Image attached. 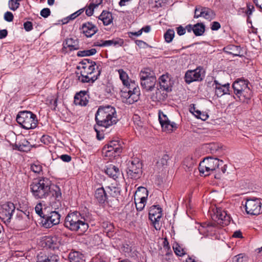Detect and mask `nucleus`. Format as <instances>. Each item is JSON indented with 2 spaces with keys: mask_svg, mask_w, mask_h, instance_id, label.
<instances>
[{
  "mask_svg": "<svg viewBox=\"0 0 262 262\" xmlns=\"http://www.w3.org/2000/svg\"><path fill=\"white\" fill-rule=\"evenodd\" d=\"M221 28L220 24L217 21H213L211 25V29L213 31L218 30Z\"/></svg>",
  "mask_w": 262,
  "mask_h": 262,
  "instance_id": "obj_59",
  "label": "nucleus"
},
{
  "mask_svg": "<svg viewBox=\"0 0 262 262\" xmlns=\"http://www.w3.org/2000/svg\"><path fill=\"white\" fill-rule=\"evenodd\" d=\"M18 1L19 0H10L9 1V7L11 10L15 11L18 8L19 6V3H18Z\"/></svg>",
  "mask_w": 262,
  "mask_h": 262,
  "instance_id": "obj_49",
  "label": "nucleus"
},
{
  "mask_svg": "<svg viewBox=\"0 0 262 262\" xmlns=\"http://www.w3.org/2000/svg\"><path fill=\"white\" fill-rule=\"evenodd\" d=\"M174 251L177 255L182 256L185 254V251L184 249L178 244L173 247Z\"/></svg>",
  "mask_w": 262,
  "mask_h": 262,
  "instance_id": "obj_46",
  "label": "nucleus"
},
{
  "mask_svg": "<svg viewBox=\"0 0 262 262\" xmlns=\"http://www.w3.org/2000/svg\"><path fill=\"white\" fill-rule=\"evenodd\" d=\"M162 130L167 133L172 132L173 129H176L177 128V124L173 122H168L165 124H162L161 125Z\"/></svg>",
  "mask_w": 262,
  "mask_h": 262,
  "instance_id": "obj_32",
  "label": "nucleus"
},
{
  "mask_svg": "<svg viewBox=\"0 0 262 262\" xmlns=\"http://www.w3.org/2000/svg\"><path fill=\"white\" fill-rule=\"evenodd\" d=\"M165 91H163L160 88L157 89L155 93L151 96V99L153 101L160 102L164 101L167 97V95Z\"/></svg>",
  "mask_w": 262,
  "mask_h": 262,
  "instance_id": "obj_24",
  "label": "nucleus"
},
{
  "mask_svg": "<svg viewBox=\"0 0 262 262\" xmlns=\"http://www.w3.org/2000/svg\"><path fill=\"white\" fill-rule=\"evenodd\" d=\"M95 197L99 204H104L108 199V195L103 187L99 188L95 192Z\"/></svg>",
  "mask_w": 262,
  "mask_h": 262,
  "instance_id": "obj_23",
  "label": "nucleus"
},
{
  "mask_svg": "<svg viewBox=\"0 0 262 262\" xmlns=\"http://www.w3.org/2000/svg\"><path fill=\"white\" fill-rule=\"evenodd\" d=\"M128 178L138 180L142 174V164L139 159H134L129 161L126 170Z\"/></svg>",
  "mask_w": 262,
  "mask_h": 262,
  "instance_id": "obj_8",
  "label": "nucleus"
},
{
  "mask_svg": "<svg viewBox=\"0 0 262 262\" xmlns=\"http://www.w3.org/2000/svg\"><path fill=\"white\" fill-rule=\"evenodd\" d=\"M105 157H107L109 158H115L117 156H119L120 153H118L116 152V150H114L112 151H106L105 153L104 154Z\"/></svg>",
  "mask_w": 262,
  "mask_h": 262,
  "instance_id": "obj_54",
  "label": "nucleus"
},
{
  "mask_svg": "<svg viewBox=\"0 0 262 262\" xmlns=\"http://www.w3.org/2000/svg\"><path fill=\"white\" fill-rule=\"evenodd\" d=\"M130 86L121 91V97L123 101L128 104H133L138 101L140 95V91L139 88L134 87L133 91L130 90Z\"/></svg>",
  "mask_w": 262,
  "mask_h": 262,
  "instance_id": "obj_10",
  "label": "nucleus"
},
{
  "mask_svg": "<svg viewBox=\"0 0 262 262\" xmlns=\"http://www.w3.org/2000/svg\"><path fill=\"white\" fill-rule=\"evenodd\" d=\"M83 11V9H81L77 12H75L74 13L70 15L67 19H69L71 20L75 19L76 17H77L78 15H79Z\"/></svg>",
  "mask_w": 262,
  "mask_h": 262,
  "instance_id": "obj_58",
  "label": "nucleus"
},
{
  "mask_svg": "<svg viewBox=\"0 0 262 262\" xmlns=\"http://www.w3.org/2000/svg\"><path fill=\"white\" fill-rule=\"evenodd\" d=\"M95 120L98 126L107 128L118 121L115 107L111 105L100 106L95 114Z\"/></svg>",
  "mask_w": 262,
  "mask_h": 262,
  "instance_id": "obj_2",
  "label": "nucleus"
},
{
  "mask_svg": "<svg viewBox=\"0 0 262 262\" xmlns=\"http://www.w3.org/2000/svg\"><path fill=\"white\" fill-rule=\"evenodd\" d=\"M159 86L163 91L168 92L171 91L170 78L167 75H163L159 78Z\"/></svg>",
  "mask_w": 262,
  "mask_h": 262,
  "instance_id": "obj_21",
  "label": "nucleus"
},
{
  "mask_svg": "<svg viewBox=\"0 0 262 262\" xmlns=\"http://www.w3.org/2000/svg\"><path fill=\"white\" fill-rule=\"evenodd\" d=\"M124 43L123 39L116 38L112 40H104L103 45L105 47L113 46L114 47H121Z\"/></svg>",
  "mask_w": 262,
  "mask_h": 262,
  "instance_id": "obj_30",
  "label": "nucleus"
},
{
  "mask_svg": "<svg viewBox=\"0 0 262 262\" xmlns=\"http://www.w3.org/2000/svg\"><path fill=\"white\" fill-rule=\"evenodd\" d=\"M63 46L64 48H68L71 51L77 50L79 48L78 40L72 38L66 39V41L63 43Z\"/></svg>",
  "mask_w": 262,
  "mask_h": 262,
  "instance_id": "obj_25",
  "label": "nucleus"
},
{
  "mask_svg": "<svg viewBox=\"0 0 262 262\" xmlns=\"http://www.w3.org/2000/svg\"><path fill=\"white\" fill-rule=\"evenodd\" d=\"M232 262H247V257L244 254L241 253L232 258Z\"/></svg>",
  "mask_w": 262,
  "mask_h": 262,
  "instance_id": "obj_42",
  "label": "nucleus"
},
{
  "mask_svg": "<svg viewBox=\"0 0 262 262\" xmlns=\"http://www.w3.org/2000/svg\"><path fill=\"white\" fill-rule=\"evenodd\" d=\"M118 73L119 74V77L124 85L127 87L128 86H130L129 81L128 80V77L127 74L125 72L123 71L122 69H119L118 70Z\"/></svg>",
  "mask_w": 262,
  "mask_h": 262,
  "instance_id": "obj_36",
  "label": "nucleus"
},
{
  "mask_svg": "<svg viewBox=\"0 0 262 262\" xmlns=\"http://www.w3.org/2000/svg\"><path fill=\"white\" fill-rule=\"evenodd\" d=\"M197 12H199V14H197L195 16L197 18L200 17L211 20L215 18V14L211 9L199 6L196 9Z\"/></svg>",
  "mask_w": 262,
  "mask_h": 262,
  "instance_id": "obj_16",
  "label": "nucleus"
},
{
  "mask_svg": "<svg viewBox=\"0 0 262 262\" xmlns=\"http://www.w3.org/2000/svg\"><path fill=\"white\" fill-rule=\"evenodd\" d=\"M168 160L169 156L167 155H164L162 158L157 162V164L159 166H163L164 165H166Z\"/></svg>",
  "mask_w": 262,
  "mask_h": 262,
  "instance_id": "obj_51",
  "label": "nucleus"
},
{
  "mask_svg": "<svg viewBox=\"0 0 262 262\" xmlns=\"http://www.w3.org/2000/svg\"><path fill=\"white\" fill-rule=\"evenodd\" d=\"M64 226L72 231L80 233L85 232L89 228L84 217L78 211L68 213L65 218Z\"/></svg>",
  "mask_w": 262,
  "mask_h": 262,
  "instance_id": "obj_3",
  "label": "nucleus"
},
{
  "mask_svg": "<svg viewBox=\"0 0 262 262\" xmlns=\"http://www.w3.org/2000/svg\"><path fill=\"white\" fill-rule=\"evenodd\" d=\"M68 258L70 262H84L85 261L83 254L78 251L71 252Z\"/></svg>",
  "mask_w": 262,
  "mask_h": 262,
  "instance_id": "obj_27",
  "label": "nucleus"
},
{
  "mask_svg": "<svg viewBox=\"0 0 262 262\" xmlns=\"http://www.w3.org/2000/svg\"><path fill=\"white\" fill-rule=\"evenodd\" d=\"M60 159L65 162H69L72 159L71 157L68 155H62L60 156Z\"/></svg>",
  "mask_w": 262,
  "mask_h": 262,
  "instance_id": "obj_60",
  "label": "nucleus"
},
{
  "mask_svg": "<svg viewBox=\"0 0 262 262\" xmlns=\"http://www.w3.org/2000/svg\"><path fill=\"white\" fill-rule=\"evenodd\" d=\"M107 145L114 148H116V152L121 153L122 152L121 144L119 141L112 140Z\"/></svg>",
  "mask_w": 262,
  "mask_h": 262,
  "instance_id": "obj_40",
  "label": "nucleus"
},
{
  "mask_svg": "<svg viewBox=\"0 0 262 262\" xmlns=\"http://www.w3.org/2000/svg\"><path fill=\"white\" fill-rule=\"evenodd\" d=\"M162 210L159 205H152L149 210V219L156 230L160 229L159 221L162 217Z\"/></svg>",
  "mask_w": 262,
  "mask_h": 262,
  "instance_id": "obj_12",
  "label": "nucleus"
},
{
  "mask_svg": "<svg viewBox=\"0 0 262 262\" xmlns=\"http://www.w3.org/2000/svg\"><path fill=\"white\" fill-rule=\"evenodd\" d=\"M31 148L32 145L30 142L25 138L22 139L18 142H16L13 146L14 149L23 152H28L31 150Z\"/></svg>",
  "mask_w": 262,
  "mask_h": 262,
  "instance_id": "obj_19",
  "label": "nucleus"
},
{
  "mask_svg": "<svg viewBox=\"0 0 262 262\" xmlns=\"http://www.w3.org/2000/svg\"><path fill=\"white\" fill-rule=\"evenodd\" d=\"M249 81L244 78L237 79L232 85L234 91L233 97L236 101L248 103L252 96V92L249 87Z\"/></svg>",
  "mask_w": 262,
  "mask_h": 262,
  "instance_id": "obj_4",
  "label": "nucleus"
},
{
  "mask_svg": "<svg viewBox=\"0 0 262 262\" xmlns=\"http://www.w3.org/2000/svg\"><path fill=\"white\" fill-rule=\"evenodd\" d=\"M106 193H108L110 196L115 198L120 194V190L118 187L113 186H107L105 188Z\"/></svg>",
  "mask_w": 262,
  "mask_h": 262,
  "instance_id": "obj_33",
  "label": "nucleus"
},
{
  "mask_svg": "<svg viewBox=\"0 0 262 262\" xmlns=\"http://www.w3.org/2000/svg\"><path fill=\"white\" fill-rule=\"evenodd\" d=\"M174 31L172 29H168L164 34L165 41L169 43L172 41L174 36Z\"/></svg>",
  "mask_w": 262,
  "mask_h": 262,
  "instance_id": "obj_41",
  "label": "nucleus"
},
{
  "mask_svg": "<svg viewBox=\"0 0 262 262\" xmlns=\"http://www.w3.org/2000/svg\"><path fill=\"white\" fill-rule=\"evenodd\" d=\"M159 120L161 125H162V124H165L166 123L170 121L168 119L167 116L161 112H159Z\"/></svg>",
  "mask_w": 262,
  "mask_h": 262,
  "instance_id": "obj_47",
  "label": "nucleus"
},
{
  "mask_svg": "<svg viewBox=\"0 0 262 262\" xmlns=\"http://www.w3.org/2000/svg\"><path fill=\"white\" fill-rule=\"evenodd\" d=\"M223 164V161H220L217 158L207 157L200 162L199 170L201 174L206 177L216 171L217 169H219L220 166Z\"/></svg>",
  "mask_w": 262,
  "mask_h": 262,
  "instance_id": "obj_5",
  "label": "nucleus"
},
{
  "mask_svg": "<svg viewBox=\"0 0 262 262\" xmlns=\"http://www.w3.org/2000/svg\"><path fill=\"white\" fill-rule=\"evenodd\" d=\"M230 55L234 57H243V50L239 45H234L230 44Z\"/></svg>",
  "mask_w": 262,
  "mask_h": 262,
  "instance_id": "obj_29",
  "label": "nucleus"
},
{
  "mask_svg": "<svg viewBox=\"0 0 262 262\" xmlns=\"http://www.w3.org/2000/svg\"><path fill=\"white\" fill-rule=\"evenodd\" d=\"M105 172L114 180H116L121 174L119 168L113 164H110L106 166Z\"/></svg>",
  "mask_w": 262,
  "mask_h": 262,
  "instance_id": "obj_22",
  "label": "nucleus"
},
{
  "mask_svg": "<svg viewBox=\"0 0 262 262\" xmlns=\"http://www.w3.org/2000/svg\"><path fill=\"white\" fill-rule=\"evenodd\" d=\"M15 209V207L13 203L7 202L2 205L0 213L3 219L9 221L11 219Z\"/></svg>",
  "mask_w": 262,
  "mask_h": 262,
  "instance_id": "obj_14",
  "label": "nucleus"
},
{
  "mask_svg": "<svg viewBox=\"0 0 262 262\" xmlns=\"http://www.w3.org/2000/svg\"><path fill=\"white\" fill-rule=\"evenodd\" d=\"M163 246L164 249L166 251V255L168 256H171L172 254L167 238H164L163 242Z\"/></svg>",
  "mask_w": 262,
  "mask_h": 262,
  "instance_id": "obj_44",
  "label": "nucleus"
},
{
  "mask_svg": "<svg viewBox=\"0 0 262 262\" xmlns=\"http://www.w3.org/2000/svg\"><path fill=\"white\" fill-rule=\"evenodd\" d=\"M114 150L116 151V148H114V147L110 146L108 145H105L103 148L102 152L103 154H104V153H105L106 151H108V152H109V151H112Z\"/></svg>",
  "mask_w": 262,
  "mask_h": 262,
  "instance_id": "obj_61",
  "label": "nucleus"
},
{
  "mask_svg": "<svg viewBox=\"0 0 262 262\" xmlns=\"http://www.w3.org/2000/svg\"><path fill=\"white\" fill-rule=\"evenodd\" d=\"M31 169L34 172L39 173L42 171V166L39 164H34L31 165Z\"/></svg>",
  "mask_w": 262,
  "mask_h": 262,
  "instance_id": "obj_52",
  "label": "nucleus"
},
{
  "mask_svg": "<svg viewBox=\"0 0 262 262\" xmlns=\"http://www.w3.org/2000/svg\"><path fill=\"white\" fill-rule=\"evenodd\" d=\"M13 18H14L13 15L10 12L7 11L4 14V19H5V20H6L8 22L12 21L13 19Z\"/></svg>",
  "mask_w": 262,
  "mask_h": 262,
  "instance_id": "obj_55",
  "label": "nucleus"
},
{
  "mask_svg": "<svg viewBox=\"0 0 262 262\" xmlns=\"http://www.w3.org/2000/svg\"><path fill=\"white\" fill-rule=\"evenodd\" d=\"M204 77L203 69L199 67L194 70L188 71L185 75V81L189 84L193 81H200Z\"/></svg>",
  "mask_w": 262,
  "mask_h": 262,
  "instance_id": "obj_13",
  "label": "nucleus"
},
{
  "mask_svg": "<svg viewBox=\"0 0 262 262\" xmlns=\"http://www.w3.org/2000/svg\"><path fill=\"white\" fill-rule=\"evenodd\" d=\"M232 237L233 238H243V236L242 235V233L240 230H237L234 232L233 234Z\"/></svg>",
  "mask_w": 262,
  "mask_h": 262,
  "instance_id": "obj_62",
  "label": "nucleus"
},
{
  "mask_svg": "<svg viewBox=\"0 0 262 262\" xmlns=\"http://www.w3.org/2000/svg\"><path fill=\"white\" fill-rule=\"evenodd\" d=\"M217 217L219 220H220V224H222L223 226H227L229 224V215L228 214L227 211L223 210L222 211H217Z\"/></svg>",
  "mask_w": 262,
  "mask_h": 262,
  "instance_id": "obj_28",
  "label": "nucleus"
},
{
  "mask_svg": "<svg viewBox=\"0 0 262 262\" xmlns=\"http://www.w3.org/2000/svg\"><path fill=\"white\" fill-rule=\"evenodd\" d=\"M246 200L245 206L247 214L257 215L262 213V203L259 199L247 198Z\"/></svg>",
  "mask_w": 262,
  "mask_h": 262,
  "instance_id": "obj_9",
  "label": "nucleus"
},
{
  "mask_svg": "<svg viewBox=\"0 0 262 262\" xmlns=\"http://www.w3.org/2000/svg\"><path fill=\"white\" fill-rule=\"evenodd\" d=\"M194 115L198 118H199L204 121L206 120L208 118V115L207 114L204 112H201L199 110H197L195 111V114H194Z\"/></svg>",
  "mask_w": 262,
  "mask_h": 262,
  "instance_id": "obj_48",
  "label": "nucleus"
},
{
  "mask_svg": "<svg viewBox=\"0 0 262 262\" xmlns=\"http://www.w3.org/2000/svg\"><path fill=\"white\" fill-rule=\"evenodd\" d=\"M254 11V7L253 5L251 4H247V10L246 13L247 15V22L248 24H250L252 25V21L250 19V15L252 14V12ZM251 28H253V26H251Z\"/></svg>",
  "mask_w": 262,
  "mask_h": 262,
  "instance_id": "obj_38",
  "label": "nucleus"
},
{
  "mask_svg": "<svg viewBox=\"0 0 262 262\" xmlns=\"http://www.w3.org/2000/svg\"><path fill=\"white\" fill-rule=\"evenodd\" d=\"M87 92L81 91L77 93L74 96V103L76 105L81 106H85L89 102L88 99V96L86 95Z\"/></svg>",
  "mask_w": 262,
  "mask_h": 262,
  "instance_id": "obj_17",
  "label": "nucleus"
},
{
  "mask_svg": "<svg viewBox=\"0 0 262 262\" xmlns=\"http://www.w3.org/2000/svg\"><path fill=\"white\" fill-rule=\"evenodd\" d=\"M48 208L45 207L42 208V204L41 203H38L35 207V211L36 213L42 219L45 216L46 213H48Z\"/></svg>",
  "mask_w": 262,
  "mask_h": 262,
  "instance_id": "obj_34",
  "label": "nucleus"
},
{
  "mask_svg": "<svg viewBox=\"0 0 262 262\" xmlns=\"http://www.w3.org/2000/svg\"><path fill=\"white\" fill-rule=\"evenodd\" d=\"M96 52V50L94 48H93L90 50L79 51L77 53V56L80 57L89 56L95 54Z\"/></svg>",
  "mask_w": 262,
  "mask_h": 262,
  "instance_id": "obj_37",
  "label": "nucleus"
},
{
  "mask_svg": "<svg viewBox=\"0 0 262 262\" xmlns=\"http://www.w3.org/2000/svg\"><path fill=\"white\" fill-rule=\"evenodd\" d=\"M193 33L195 36H201L204 33L205 26L203 23H197L194 25Z\"/></svg>",
  "mask_w": 262,
  "mask_h": 262,
  "instance_id": "obj_31",
  "label": "nucleus"
},
{
  "mask_svg": "<svg viewBox=\"0 0 262 262\" xmlns=\"http://www.w3.org/2000/svg\"><path fill=\"white\" fill-rule=\"evenodd\" d=\"M139 77L142 88L147 92L152 91L157 82L153 71L149 68H144L141 71Z\"/></svg>",
  "mask_w": 262,
  "mask_h": 262,
  "instance_id": "obj_6",
  "label": "nucleus"
},
{
  "mask_svg": "<svg viewBox=\"0 0 262 262\" xmlns=\"http://www.w3.org/2000/svg\"><path fill=\"white\" fill-rule=\"evenodd\" d=\"M24 27L27 32L30 31L33 29L32 23L31 21H27L24 24Z\"/></svg>",
  "mask_w": 262,
  "mask_h": 262,
  "instance_id": "obj_56",
  "label": "nucleus"
},
{
  "mask_svg": "<svg viewBox=\"0 0 262 262\" xmlns=\"http://www.w3.org/2000/svg\"><path fill=\"white\" fill-rule=\"evenodd\" d=\"M83 33L87 37H91L97 31L98 28L92 23L88 22L83 24L82 26Z\"/></svg>",
  "mask_w": 262,
  "mask_h": 262,
  "instance_id": "obj_20",
  "label": "nucleus"
},
{
  "mask_svg": "<svg viewBox=\"0 0 262 262\" xmlns=\"http://www.w3.org/2000/svg\"><path fill=\"white\" fill-rule=\"evenodd\" d=\"M16 119L17 123L26 129L35 128L38 123L36 115L30 111L19 112Z\"/></svg>",
  "mask_w": 262,
  "mask_h": 262,
  "instance_id": "obj_7",
  "label": "nucleus"
},
{
  "mask_svg": "<svg viewBox=\"0 0 262 262\" xmlns=\"http://www.w3.org/2000/svg\"><path fill=\"white\" fill-rule=\"evenodd\" d=\"M58 256L53 255L45 258H43L42 257H39L37 262H58Z\"/></svg>",
  "mask_w": 262,
  "mask_h": 262,
  "instance_id": "obj_39",
  "label": "nucleus"
},
{
  "mask_svg": "<svg viewBox=\"0 0 262 262\" xmlns=\"http://www.w3.org/2000/svg\"><path fill=\"white\" fill-rule=\"evenodd\" d=\"M253 2L256 7L262 10V0H253Z\"/></svg>",
  "mask_w": 262,
  "mask_h": 262,
  "instance_id": "obj_64",
  "label": "nucleus"
},
{
  "mask_svg": "<svg viewBox=\"0 0 262 262\" xmlns=\"http://www.w3.org/2000/svg\"><path fill=\"white\" fill-rule=\"evenodd\" d=\"M176 31L178 34L180 36L183 35L186 33V29L182 26L177 27Z\"/></svg>",
  "mask_w": 262,
  "mask_h": 262,
  "instance_id": "obj_57",
  "label": "nucleus"
},
{
  "mask_svg": "<svg viewBox=\"0 0 262 262\" xmlns=\"http://www.w3.org/2000/svg\"><path fill=\"white\" fill-rule=\"evenodd\" d=\"M32 195L36 199H46L50 206L56 207L57 202L61 199L60 188L57 185L52 184L47 178H41L34 180L30 185Z\"/></svg>",
  "mask_w": 262,
  "mask_h": 262,
  "instance_id": "obj_1",
  "label": "nucleus"
},
{
  "mask_svg": "<svg viewBox=\"0 0 262 262\" xmlns=\"http://www.w3.org/2000/svg\"><path fill=\"white\" fill-rule=\"evenodd\" d=\"M99 4H95L94 3H91L85 10L86 14L89 16H92L93 14L94 9L98 7Z\"/></svg>",
  "mask_w": 262,
  "mask_h": 262,
  "instance_id": "obj_45",
  "label": "nucleus"
},
{
  "mask_svg": "<svg viewBox=\"0 0 262 262\" xmlns=\"http://www.w3.org/2000/svg\"><path fill=\"white\" fill-rule=\"evenodd\" d=\"M101 71V68H100L99 66H97V74H94L93 76L86 74L83 72V71H81L80 75L78 76V80L82 83L86 82L92 83L98 79V77L100 75Z\"/></svg>",
  "mask_w": 262,
  "mask_h": 262,
  "instance_id": "obj_15",
  "label": "nucleus"
},
{
  "mask_svg": "<svg viewBox=\"0 0 262 262\" xmlns=\"http://www.w3.org/2000/svg\"><path fill=\"white\" fill-rule=\"evenodd\" d=\"M98 18L103 22L104 26H107L113 21L112 14L108 11H103Z\"/></svg>",
  "mask_w": 262,
  "mask_h": 262,
  "instance_id": "obj_26",
  "label": "nucleus"
},
{
  "mask_svg": "<svg viewBox=\"0 0 262 262\" xmlns=\"http://www.w3.org/2000/svg\"><path fill=\"white\" fill-rule=\"evenodd\" d=\"M229 83H227L223 85L222 86H219L216 88L215 94L218 97H221L224 94H227V92L229 91L228 86Z\"/></svg>",
  "mask_w": 262,
  "mask_h": 262,
  "instance_id": "obj_35",
  "label": "nucleus"
},
{
  "mask_svg": "<svg viewBox=\"0 0 262 262\" xmlns=\"http://www.w3.org/2000/svg\"><path fill=\"white\" fill-rule=\"evenodd\" d=\"M96 65L94 64H90L87 67L86 69L84 70L83 72L86 73V74H89L91 76H93L94 73H96L97 74V67L95 68V66Z\"/></svg>",
  "mask_w": 262,
  "mask_h": 262,
  "instance_id": "obj_43",
  "label": "nucleus"
},
{
  "mask_svg": "<svg viewBox=\"0 0 262 262\" xmlns=\"http://www.w3.org/2000/svg\"><path fill=\"white\" fill-rule=\"evenodd\" d=\"M40 14L42 17L44 18H47L50 15L51 11L49 8H43L41 10Z\"/></svg>",
  "mask_w": 262,
  "mask_h": 262,
  "instance_id": "obj_53",
  "label": "nucleus"
},
{
  "mask_svg": "<svg viewBox=\"0 0 262 262\" xmlns=\"http://www.w3.org/2000/svg\"><path fill=\"white\" fill-rule=\"evenodd\" d=\"M8 35V31L6 29L0 30V39L5 38Z\"/></svg>",
  "mask_w": 262,
  "mask_h": 262,
  "instance_id": "obj_63",
  "label": "nucleus"
},
{
  "mask_svg": "<svg viewBox=\"0 0 262 262\" xmlns=\"http://www.w3.org/2000/svg\"><path fill=\"white\" fill-rule=\"evenodd\" d=\"M60 215L58 212L56 211H49L48 210V213H46L41 223L45 227L49 228L58 224L60 222Z\"/></svg>",
  "mask_w": 262,
  "mask_h": 262,
  "instance_id": "obj_11",
  "label": "nucleus"
},
{
  "mask_svg": "<svg viewBox=\"0 0 262 262\" xmlns=\"http://www.w3.org/2000/svg\"><path fill=\"white\" fill-rule=\"evenodd\" d=\"M140 192H142L143 193H145L146 196H143L139 198L140 202L139 203H136V206L137 210L138 211H141L145 206V202L146 201V198L148 195V191L147 190L143 187H139L138 188L137 191L136 192V194L137 196L139 195Z\"/></svg>",
  "mask_w": 262,
  "mask_h": 262,
  "instance_id": "obj_18",
  "label": "nucleus"
},
{
  "mask_svg": "<svg viewBox=\"0 0 262 262\" xmlns=\"http://www.w3.org/2000/svg\"><path fill=\"white\" fill-rule=\"evenodd\" d=\"M149 3L151 5V7L158 8L162 7L163 1L162 0H149Z\"/></svg>",
  "mask_w": 262,
  "mask_h": 262,
  "instance_id": "obj_50",
  "label": "nucleus"
}]
</instances>
